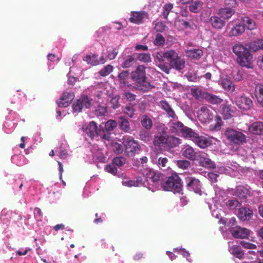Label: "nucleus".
Here are the masks:
<instances>
[{"mask_svg": "<svg viewBox=\"0 0 263 263\" xmlns=\"http://www.w3.org/2000/svg\"><path fill=\"white\" fill-rule=\"evenodd\" d=\"M236 63L241 67L247 69H253V55L250 52L245 56L236 60Z\"/></svg>", "mask_w": 263, "mask_h": 263, "instance_id": "12", "label": "nucleus"}, {"mask_svg": "<svg viewBox=\"0 0 263 263\" xmlns=\"http://www.w3.org/2000/svg\"><path fill=\"white\" fill-rule=\"evenodd\" d=\"M232 235L236 238H246L250 234V231L240 227H233L229 229Z\"/></svg>", "mask_w": 263, "mask_h": 263, "instance_id": "16", "label": "nucleus"}, {"mask_svg": "<svg viewBox=\"0 0 263 263\" xmlns=\"http://www.w3.org/2000/svg\"><path fill=\"white\" fill-rule=\"evenodd\" d=\"M129 71L127 70H124L121 72L119 73L118 74V77L119 80L120 84H122L124 86H129V85L128 84V83L127 81V80L129 78Z\"/></svg>", "mask_w": 263, "mask_h": 263, "instance_id": "39", "label": "nucleus"}, {"mask_svg": "<svg viewBox=\"0 0 263 263\" xmlns=\"http://www.w3.org/2000/svg\"><path fill=\"white\" fill-rule=\"evenodd\" d=\"M105 170L108 173L114 175L116 174L118 171L117 168L113 164L107 165L105 167Z\"/></svg>", "mask_w": 263, "mask_h": 263, "instance_id": "64", "label": "nucleus"}, {"mask_svg": "<svg viewBox=\"0 0 263 263\" xmlns=\"http://www.w3.org/2000/svg\"><path fill=\"white\" fill-rule=\"evenodd\" d=\"M173 8V5L172 4H165L163 7V12L162 13L164 18L167 19L168 15L171 11Z\"/></svg>", "mask_w": 263, "mask_h": 263, "instance_id": "50", "label": "nucleus"}, {"mask_svg": "<svg viewBox=\"0 0 263 263\" xmlns=\"http://www.w3.org/2000/svg\"><path fill=\"white\" fill-rule=\"evenodd\" d=\"M177 166L183 170L187 169L191 165L189 161L186 160H179L177 161Z\"/></svg>", "mask_w": 263, "mask_h": 263, "instance_id": "52", "label": "nucleus"}, {"mask_svg": "<svg viewBox=\"0 0 263 263\" xmlns=\"http://www.w3.org/2000/svg\"><path fill=\"white\" fill-rule=\"evenodd\" d=\"M140 139L144 142H147L151 139V134L148 131L142 130L139 133Z\"/></svg>", "mask_w": 263, "mask_h": 263, "instance_id": "45", "label": "nucleus"}, {"mask_svg": "<svg viewBox=\"0 0 263 263\" xmlns=\"http://www.w3.org/2000/svg\"><path fill=\"white\" fill-rule=\"evenodd\" d=\"M86 134L91 138H93L98 135V126L94 121H91L85 129Z\"/></svg>", "mask_w": 263, "mask_h": 263, "instance_id": "22", "label": "nucleus"}, {"mask_svg": "<svg viewBox=\"0 0 263 263\" xmlns=\"http://www.w3.org/2000/svg\"><path fill=\"white\" fill-rule=\"evenodd\" d=\"M160 63L158 65V67L164 72L168 74L170 73V69L172 68L170 67V63L168 64L163 63V62H160Z\"/></svg>", "mask_w": 263, "mask_h": 263, "instance_id": "58", "label": "nucleus"}, {"mask_svg": "<svg viewBox=\"0 0 263 263\" xmlns=\"http://www.w3.org/2000/svg\"><path fill=\"white\" fill-rule=\"evenodd\" d=\"M255 95L258 103L263 107V84L258 83L256 85Z\"/></svg>", "mask_w": 263, "mask_h": 263, "instance_id": "32", "label": "nucleus"}, {"mask_svg": "<svg viewBox=\"0 0 263 263\" xmlns=\"http://www.w3.org/2000/svg\"><path fill=\"white\" fill-rule=\"evenodd\" d=\"M142 182L141 179H139V180H128V181H122V184L124 186L132 187V186H138L140 183Z\"/></svg>", "mask_w": 263, "mask_h": 263, "instance_id": "49", "label": "nucleus"}, {"mask_svg": "<svg viewBox=\"0 0 263 263\" xmlns=\"http://www.w3.org/2000/svg\"><path fill=\"white\" fill-rule=\"evenodd\" d=\"M141 124L147 130H150L153 126L152 120L147 115H143L141 117Z\"/></svg>", "mask_w": 263, "mask_h": 263, "instance_id": "41", "label": "nucleus"}, {"mask_svg": "<svg viewBox=\"0 0 263 263\" xmlns=\"http://www.w3.org/2000/svg\"><path fill=\"white\" fill-rule=\"evenodd\" d=\"M136 62V58L133 55H128L122 64L123 68H128L133 67Z\"/></svg>", "mask_w": 263, "mask_h": 263, "instance_id": "40", "label": "nucleus"}, {"mask_svg": "<svg viewBox=\"0 0 263 263\" xmlns=\"http://www.w3.org/2000/svg\"><path fill=\"white\" fill-rule=\"evenodd\" d=\"M119 125L122 130L125 132H128L130 130L129 122L126 118L124 117H119Z\"/></svg>", "mask_w": 263, "mask_h": 263, "instance_id": "38", "label": "nucleus"}, {"mask_svg": "<svg viewBox=\"0 0 263 263\" xmlns=\"http://www.w3.org/2000/svg\"><path fill=\"white\" fill-rule=\"evenodd\" d=\"M187 189L193 191L196 194L201 195V184L200 181L194 177H189L185 178Z\"/></svg>", "mask_w": 263, "mask_h": 263, "instance_id": "11", "label": "nucleus"}, {"mask_svg": "<svg viewBox=\"0 0 263 263\" xmlns=\"http://www.w3.org/2000/svg\"><path fill=\"white\" fill-rule=\"evenodd\" d=\"M145 69V66L140 65L130 74L131 78L136 83L138 88L144 92L147 91L154 87V86L146 81Z\"/></svg>", "mask_w": 263, "mask_h": 263, "instance_id": "3", "label": "nucleus"}, {"mask_svg": "<svg viewBox=\"0 0 263 263\" xmlns=\"http://www.w3.org/2000/svg\"><path fill=\"white\" fill-rule=\"evenodd\" d=\"M236 195L240 198H245L248 193V189L243 186H238L236 189Z\"/></svg>", "mask_w": 263, "mask_h": 263, "instance_id": "42", "label": "nucleus"}, {"mask_svg": "<svg viewBox=\"0 0 263 263\" xmlns=\"http://www.w3.org/2000/svg\"><path fill=\"white\" fill-rule=\"evenodd\" d=\"M241 20L242 23V25L244 26L245 27H246L248 29L253 30L256 29L257 25L256 23L250 17L248 16L242 17Z\"/></svg>", "mask_w": 263, "mask_h": 263, "instance_id": "33", "label": "nucleus"}, {"mask_svg": "<svg viewBox=\"0 0 263 263\" xmlns=\"http://www.w3.org/2000/svg\"><path fill=\"white\" fill-rule=\"evenodd\" d=\"M175 26L180 30H185L188 28L195 30L197 28V26L193 21H187L183 19H178L175 22Z\"/></svg>", "mask_w": 263, "mask_h": 263, "instance_id": "17", "label": "nucleus"}, {"mask_svg": "<svg viewBox=\"0 0 263 263\" xmlns=\"http://www.w3.org/2000/svg\"><path fill=\"white\" fill-rule=\"evenodd\" d=\"M155 58L159 62H164V59L168 60L170 67L177 70H182L185 67V60L179 57L174 50H170L166 52H157Z\"/></svg>", "mask_w": 263, "mask_h": 263, "instance_id": "1", "label": "nucleus"}, {"mask_svg": "<svg viewBox=\"0 0 263 263\" xmlns=\"http://www.w3.org/2000/svg\"><path fill=\"white\" fill-rule=\"evenodd\" d=\"M117 125V123L113 120H109L106 122L105 128L107 132L112 131Z\"/></svg>", "mask_w": 263, "mask_h": 263, "instance_id": "48", "label": "nucleus"}, {"mask_svg": "<svg viewBox=\"0 0 263 263\" xmlns=\"http://www.w3.org/2000/svg\"><path fill=\"white\" fill-rule=\"evenodd\" d=\"M184 151L182 152V155L186 158L194 160L197 157V153L195 151L194 148L191 146L187 145L184 147Z\"/></svg>", "mask_w": 263, "mask_h": 263, "instance_id": "29", "label": "nucleus"}, {"mask_svg": "<svg viewBox=\"0 0 263 263\" xmlns=\"http://www.w3.org/2000/svg\"><path fill=\"white\" fill-rule=\"evenodd\" d=\"M205 100L212 104H219L223 102V99L219 96L208 92L205 94Z\"/></svg>", "mask_w": 263, "mask_h": 263, "instance_id": "36", "label": "nucleus"}, {"mask_svg": "<svg viewBox=\"0 0 263 263\" xmlns=\"http://www.w3.org/2000/svg\"><path fill=\"white\" fill-rule=\"evenodd\" d=\"M224 135L229 142L236 145H242L247 142V137L242 132L233 128H227Z\"/></svg>", "mask_w": 263, "mask_h": 263, "instance_id": "4", "label": "nucleus"}, {"mask_svg": "<svg viewBox=\"0 0 263 263\" xmlns=\"http://www.w3.org/2000/svg\"><path fill=\"white\" fill-rule=\"evenodd\" d=\"M122 143L128 156H134L141 151L140 145L132 137H123Z\"/></svg>", "mask_w": 263, "mask_h": 263, "instance_id": "5", "label": "nucleus"}, {"mask_svg": "<svg viewBox=\"0 0 263 263\" xmlns=\"http://www.w3.org/2000/svg\"><path fill=\"white\" fill-rule=\"evenodd\" d=\"M231 100L241 109L247 110L251 108L253 105L251 99L245 96H237L233 95Z\"/></svg>", "mask_w": 263, "mask_h": 263, "instance_id": "8", "label": "nucleus"}, {"mask_svg": "<svg viewBox=\"0 0 263 263\" xmlns=\"http://www.w3.org/2000/svg\"><path fill=\"white\" fill-rule=\"evenodd\" d=\"M166 26L162 22H158L155 24V30L157 32H162L165 30Z\"/></svg>", "mask_w": 263, "mask_h": 263, "instance_id": "61", "label": "nucleus"}, {"mask_svg": "<svg viewBox=\"0 0 263 263\" xmlns=\"http://www.w3.org/2000/svg\"><path fill=\"white\" fill-rule=\"evenodd\" d=\"M234 13L235 11L232 8L225 7L219 9L217 14L225 21L229 19Z\"/></svg>", "mask_w": 263, "mask_h": 263, "instance_id": "26", "label": "nucleus"}, {"mask_svg": "<svg viewBox=\"0 0 263 263\" xmlns=\"http://www.w3.org/2000/svg\"><path fill=\"white\" fill-rule=\"evenodd\" d=\"M159 106L165 111L168 117L172 118L174 119H178V117L175 114V111L166 100H162L160 101Z\"/></svg>", "mask_w": 263, "mask_h": 263, "instance_id": "19", "label": "nucleus"}, {"mask_svg": "<svg viewBox=\"0 0 263 263\" xmlns=\"http://www.w3.org/2000/svg\"><path fill=\"white\" fill-rule=\"evenodd\" d=\"M163 126L162 133L154 136L153 144L156 148L164 147L170 149L178 146L180 143L181 140L174 136L167 135L164 129V124H163Z\"/></svg>", "mask_w": 263, "mask_h": 263, "instance_id": "2", "label": "nucleus"}, {"mask_svg": "<svg viewBox=\"0 0 263 263\" xmlns=\"http://www.w3.org/2000/svg\"><path fill=\"white\" fill-rule=\"evenodd\" d=\"M252 215L253 212L249 209L241 208L239 210L238 217L242 221L249 220L251 219Z\"/></svg>", "mask_w": 263, "mask_h": 263, "instance_id": "24", "label": "nucleus"}, {"mask_svg": "<svg viewBox=\"0 0 263 263\" xmlns=\"http://www.w3.org/2000/svg\"><path fill=\"white\" fill-rule=\"evenodd\" d=\"M92 99L87 96L83 95L79 99L77 100L72 104L73 112H80L83 107L89 108L91 106Z\"/></svg>", "mask_w": 263, "mask_h": 263, "instance_id": "9", "label": "nucleus"}, {"mask_svg": "<svg viewBox=\"0 0 263 263\" xmlns=\"http://www.w3.org/2000/svg\"><path fill=\"white\" fill-rule=\"evenodd\" d=\"M247 46L253 51H257L263 49V39H259L247 44Z\"/></svg>", "mask_w": 263, "mask_h": 263, "instance_id": "25", "label": "nucleus"}, {"mask_svg": "<svg viewBox=\"0 0 263 263\" xmlns=\"http://www.w3.org/2000/svg\"><path fill=\"white\" fill-rule=\"evenodd\" d=\"M120 97L118 96H116L115 97H113L111 99L110 103L111 105V107L114 109H117L120 106V104L119 103Z\"/></svg>", "mask_w": 263, "mask_h": 263, "instance_id": "57", "label": "nucleus"}, {"mask_svg": "<svg viewBox=\"0 0 263 263\" xmlns=\"http://www.w3.org/2000/svg\"><path fill=\"white\" fill-rule=\"evenodd\" d=\"M113 69V66L109 64L100 70L99 73L102 77H105L109 75L112 71Z\"/></svg>", "mask_w": 263, "mask_h": 263, "instance_id": "44", "label": "nucleus"}, {"mask_svg": "<svg viewBox=\"0 0 263 263\" xmlns=\"http://www.w3.org/2000/svg\"><path fill=\"white\" fill-rule=\"evenodd\" d=\"M135 109L132 104L127 105L124 110V112L130 118L133 117Z\"/></svg>", "mask_w": 263, "mask_h": 263, "instance_id": "53", "label": "nucleus"}, {"mask_svg": "<svg viewBox=\"0 0 263 263\" xmlns=\"http://www.w3.org/2000/svg\"><path fill=\"white\" fill-rule=\"evenodd\" d=\"M227 205L231 209H235L237 207L240 206V202L236 199L229 200L227 203Z\"/></svg>", "mask_w": 263, "mask_h": 263, "instance_id": "55", "label": "nucleus"}, {"mask_svg": "<svg viewBox=\"0 0 263 263\" xmlns=\"http://www.w3.org/2000/svg\"><path fill=\"white\" fill-rule=\"evenodd\" d=\"M168 164V159L166 157H160L158 160V165L160 168H166Z\"/></svg>", "mask_w": 263, "mask_h": 263, "instance_id": "56", "label": "nucleus"}, {"mask_svg": "<svg viewBox=\"0 0 263 263\" xmlns=\"http://www.w3.org/2000/svg\"><path fill=\"white\" fill-rule=\"evenodd\" d=\"M188 138L193 141L199 147L201 148H205L210 145L211 143L210 140L203 136H199L193 130V134Z\"/></svg>", "mask_w": 263, "mask_h": 263, "instance_id": "13", "label": "nucleus"}, {"mask_svg": "<svg viewBox=\"0 0 263 263\" xmlns=\"http://www.w3.org/2000/svg\"><path fill=\"white\" fill-rule=\"evenodd\" d=\"M118 53V50L117 48H115L112 50L108 52L107 57L108 59L110 60H114L116 58Z\"/></svg>", "mask_w": 263, "mask_h": 263, "instance_id": "63", "label": "nucleus"}, {"mask_svg": "<svg viewBox=\"0 0 263 263\" xmlns=\"http://www.w3.org/2000/svg\"><path fill=\"white\" fill-rule=\"evenodd\" d=\"M245 31L244 26L238 24L234 26L230 30L229 34L231 36H237L242 34Z\"/></svg>", "mask_w": 263, "mask_h": 263, "instance_id": "37", "label": "nucleus"}, {"mask_svg": "<svg viewBox=\"0 0 263 263\" xmlns=\"http://www.w3.org/2000/svg\"><path fill=\"white\" fill-rule=\"evenodd\" d=\"M233 111L231 109L230 106H225L222 108V113L224 116L225 118L230 119L232 117Z\"/></svg>", "mask_w": 263, "mask_h": 263, "instance_id": "54", "label": "nucleus"}, {"mask_svg": "<svg viewBox=\"0 0 263 263\" xmlns=\"http://www.w3.org/2000/svg\"><path fill=\"white\" fill-rule=\"evenodd\" d=\"M221 85L223 89L229 92H233L235 90L236 86L229 78L222 79Z\"/></svg>", "mask_w": 263, "mask_h": 263, "instance_id": "23", "label": "nucleus"}, {"mask_svg": "<svg viewBox=\"0 0 263 263\" xmlns=\"http://www.w3.org/2000/svg\"><path fill=\"white\" fill-rule=\"evenodd\" d=\"M251 50L241 43L235 44L232 47V51L236 56V59L241 58L242 57L245 56L247 54L251 52Z\"/></svg>", "mask_w": 263, "mask_h": 263, "instance_id": "15", "label": "nucleus"}, {"mask_svg": "<svg viewBox=\"0 0 263 263\" xmlns=\"http://www.w3.org/2000/svg\"><path fill=\"white\" fill-rule=\"evenodd\" d=\"M62 97V100H66L69 103H71V101L74 98V95L73 93L68 92H64Z\"/></svg>", "mask_w": 263, "mask_h": 263, "instance_id": "59", "label": "nucleus"}, {"mask_svg": "<svg viewBox=\"0 0 263 263\" xmlns=\"http://www.w3.org/2000/svg\"><path fill=\"white\" fill-rule=\"evenodd\" d=\"M107 112V109L104 106H99L96 110V114L97 116H105Z\"/></svg>", "mask_w": 263, "mask_h": 263, "instance_id": "62", "label": "nucleus"}, {"mask_svg": "<svg viewBox=\"0 0 263 263\" xmlns=\"http://www.w3.org/2000/svg\"><path fill=\"white\" fill-rule=\"evenodd\" d=\"M229 251L236 258L241 259L244 256V252L241 250V247L236 245H233L229 247Z\"/></svg>", "mask_w": 263, "mask_h": 263, "instance_id": "28", "label": "nucleus"}, {"mask_svg": "<svg viewBox=\"0 0 263 263\" xmlns=\"http://www.w3.org/2000/svg\"><path fill=\"white\" fill-rule=\"evenodd\" d=\"M148 18V14L144 11H134L132 12L129 21L130 22L140 24L143 23L145 20Z\"/></svg>", "mask_w": 263, "mask_h": 263, "instance_id": "14", "label": "nucleus"}, {"mask_svg": "<svg viewBox=\"0 0 263 263\" xmlns=\"http://www.w3.org/2000/svg\"><path fill=\"white\" fill-rule=\"evenodd\" d=\"M248 130L251 134L253 135H263V122L261 121L254 122L249 126Z\"/></svg>", "mask_w": 263, "mask_h": 263, "instance_id": "20", "label": "nucleus"}, {"mask_svg": "<svg viewBox=\"0 0 263 263\" xmlns=\"http://www.w3.org/2000/svg\"><path fill=\"white\" fill-rule=\"evenodd\" d=\"M199 162L200 165L207 168H214V163L208 158L206 155H200L198 157Z\"/></svg>", "mask_w": 263, "mask_h": 263, "instance_id": "27", "label": "nucleus"}, {"mask_svg": "<svg viewBox=\"0 0 263 263\" xmlns=\"http://www.w3.org/2000/svg\"><path fill=\"white\" fill-rule=\"evenodd\" d=\"M83 61H85L88 64L96 66L100 64L98 59V55L96 54H87L83 58Z\"/></svg>", "mask_w": 263, "mask_h": 263, "instance_id": "35", "label": "nucleus"}, {"mask_svg": "<svg viewBox=\"0 0 263 263\" xmlns=\"http://www.w3.org/2000/svg\"><path fill=\"white\" fill-rule=\"evenodd\" d=\"M240 245L245 249H255L257 248L256 245L250 243L249 242H246L245 241H241L240 242Z\"/></svg>", "mask_w": 263, "mask_h": 263, "instance_id": "60", "label": "nucleus"}, {"mask_svg": "<svg viewBox=\"0 0 263 263\" xmlns=\"http://www.w3.org/2000/svg\"><path fill=\"white\" fill-rule=\"evenodd\" d=\"M170 130L172 133L181 135L184 138H188L191 134H193V130L184 125L180 121H173L169 123Z\"/></svg>", "mask_w": 263, "mask_h": 263, "instance_id": "7", "label": "nucleus"}, {"mask_svg": "<svg viewBox=\"0 0 263 263\" xmlns=\"http://www.w3.org/2000/svg\"><path fill=\"white\" fill-rule=\"evenodd\" d=\"M209 23L213 28L216 29H221L226 24V22L220 16H212L209 19Z\"/></svg>", "mask_w": 263, "mask_h": 263, "instance_id": "21", "label": "nucleus"}, {"mask_svg": "<svg viewBox=\"0 0 263 263\" xmlns=\"http://www.w3.org/2000/svg\"><path fill=\"white\" fill-rule=\"evenodd\" d=\"M142 173L147 181H151L155 184H158L163 179V175L161 173L149 168L143 169Z\"/></svg>", "mask_w": 263, "mask_h": 263, "instance_id": "10", "label": "nucleus"}, {"mask_svg": "<svg viewBox=\"0 0 263 263\" xmlns=\"http://www.w3.org/2000/svg\"><path fill=\"white\" fill-rule=\"evenodd\" d=\"M213 115L206 106H202L198 112V118L202 122H206L212 119Z\"/></svg>", "mask_w": 263, "mask_h": 263, "instance_id": "18", "label": "nucleus"}, {"mask_svg": "<svg viewBox=\"0 0 263 263\" xmlns=\"http://www.w3.org/2000/svg\"><path fill=\"white\" fill-rule=\"evenodd\" d=\"M191 93L196 100H201L205 99V94H207L208 92L202 91L198 87H195L191 89Z\"/></svg>", "mask_w": 263, "mask_h": 263, "instance_id": "30", "label": "nucleus"}, {"mask_svg": "<svg viewBox=\"0 0 263 263\" xmlns=\"http://www.w3.org/2000/svg\"><path fill=\"white\" fill-rule=\"evenodd\" d=\"M165 40L163 35L161 34L158 33L154 41V44L157 46H163L165 43Z\"/></svg>", "mask_w": 263, "mask_h": 263, "instance_id": "47", "label": "nucleus"}, {"mask_svg": "<svg viewBox=\"0 0 263 263\" xmlns=\"http://www.w3.org/2000/svg\"><path fill=\"white\" fill-rule=\"evenodd\" d=\"M203 3L201 1L192 2L189 5V8L191 12L194 13L200 12L203 9Z\"/></svg>", "mask_w": 263, "mask_h": 263, "instance_id": "34", "label": "nucleus"}, {"mask_svg": "<svg viewBox=\"0 0 263 263\" xmlns=\"http://www.w3.org/2000/svg\"><path fill=\"white\" fill-rule=\"evenodd\" d=\"M125 162L126 159L123 156L116 157L112 160L113 163L119 167L123 166Z\"/></svg>", "mask_w": 263, "mask_h": 263, "instance_id": "51", "label": "nucleus"}, {"mask_svg": "<svg viewBox=\"0 0 263 263\" xmlns=\"http://www.w3.org/2000/svg\"><path fill=\"white\" fill-rule=\"evenodd\" d=\"M112 151L116 154H121L123 153L124 149L121 144L117 142H112L111 143Z\"/></svg>", "mask_w": 263, "mask_h": 263, "instance_id": "46", "label": "nucleus"}, {"mask_svg": "<svg viewBox=\"0 0 263 263\" xmlns=\"http://www.w3.org/2000/svg\"><path fill=\"white\" fill-rule=\"evenodd\" d=\"M137 59L145 63H150L152 61L151 54L149 53H141L137 55Z\"/></svg>", "mask_w": 263, "mask_h": 263, "instance_id": "43", "label": "nucleus"}, {"mask_svg": "<svg viewBox=\"0 0 263 263\" xmlns=\"http://www.w3.org/2000/svg\"><path fill=\"white\" fill-rule=\"evenodd\" d=\"M186 55L192 59L198 60L203 55V51L200 49H193L185 51Z\"/></svg>", "mask_w": 263, "mask_h": 263, "instance_id": "31", "label": "nucleus"}, {"mask_svg": "<svg viewBox=\"0 0 263 263\" xmlns=\"http://www.w3.org/2000/svg\"><path fill=\"white\" fill-rule=\"evenodd\" d=\"M163 187L165 191L180 193L182 187L181 179L177 174H172L163 183Z\"/></svg>", "mask_w": 263, "mask_h": 263, "instance_id": "6", "label": "nucleus"}]
</instances>
